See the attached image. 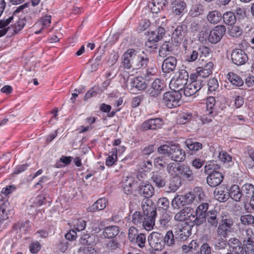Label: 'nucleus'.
I'll use <instances>...</instances> for the list:
<instances>
[{
    "label": "nucleus",
    "mask_w": 254,
    "mask_h": 254,
    "mask_svg": "<svg viewBox=\"0 0 254 254\" xmlns=\"http://www.w3.org/2000/svg\"><path fill=\"white\" fill-rule=\"evenodd\" d=\"M122 64L124 68L132 69L133 70L145 67L149 59L133 49L127 50L122 56Z\"/></svg>",
    "instance_id": "obj_1"
},
{
    "label": "nucleus",
    "mask_w": 254,
    "mask_h": 254,
    "mask_svg": "<svg viewBox=\"0 0 254 254\" xmlns=\"http://www.w3.org/2000/svg\"><path fill=\"white\" fill-rule=\"evenodd\" d=\"M141 207L145 217L144 224L146 230H152L155 225L156 217V208L150 199L144 198L141 202Z\"/></svg>",
    "instance_id": "obj_2"
},
{
    "label": "nucleus",
    "mask_w": 254,
    "mask_h": 254,
    "mask_svg": "<svg viewBox=\"0 0 254 254\" xmlns=\"http://www.w3.org/2000/svg\"><path fill=\"white\" fill-rule=\"evenodd\" d=\"M189 74L185 69H179L170 82V87L172 90L181 92L187 85Z\"/></svg>",
    "instance_id": "obj_3"
},
{
    "label": "nucleus",
    "mask_w": 254,
    "mask_h": 254,
    "mask_svg": "<svg viewBox=\"0 0 254 254\" xmlns=\"http://www.w3.org/2000/svg\"><path fill=\"white\" fill-rule=\"evenodd\" d=\"M182 98V93L179 91L173 90L165 92L163 96L162 102L169 108H173L180 106Z\"/></svg>",
    "instance_id": "obj_4"
},
{
    "label": "nucleus",
    "mask_w": 254,
    "mask_h": 254,
    "mask_svg": "<svg viewBox=\"0 0 254 254\" xmlns=\"http://www.w3.org/2000/svg\"><path fill=\"white\" fill-rule=\"evenodd\" d=\"M163 240V235L158 232H153L148 237L150 246L155 251H160L163 249L164 244Z\"/></svg>",
    "instance_id": "obj_5"
},
{
    "label": "nucleus",
    "mask_w": 254,
    "mask_h": 254,
    "mask_svg": "<svg viewBox=\"0 0 254 254\" xmlns=\"http://www.w3.org/2000/svg\"><path fill=\"white\" fill-rule=\"evenodd\" d=\"M226 32V27L223 25L215 26L210 32L208 41L211 43H217L222 39Z\"/></svg>",
    "instance_id": "obj_6"
},
{
    "label": "nucleus",
    "mask_w": 254,
    "mask_h": 254,
    "mask_svg": "<svg viewBox=\"0 0 254 254\" xmlns=\"http://www.w3.org/2000/svg\"><path fill=\"white\" fill-rule=\"evenodd\" d=\"M233 224L231 219H225L221 221V223L218 225L217 229V235L218 237L226 238L228 233L230 232V229Z\"/></svg>",
    "instance_id": "obj_7"
},
{
    "label": "nucleus",
    "mask_w": 254,
    "mask_h": 254,
    "mask_svg": "<svg viewBox=\"0 0 254 254\" xmlns=\"http://www.w3.org/2000/svg\"><path fill=\"white\" fill-rule=\"evenodd\" d=\"M173 231L175 239L182 241L186 240L191 235V229L188 226H183L182 225L175 226Z\"/></svg>",
    "instance_id": "obj_8"
},
{
    "label": "nucleus",
    "mask_w": 254,
    "mask_h": 254,
    "mask_svg": "<svg viewBox=\"0 0 254 254\" xmlns=\"http://www.w3.org/2000/svg\"><path fill=\"white\" fill-rule=\"evenodd\" d=\"M232 61L235 64L240 65L246 63L248 60L247 54L241 49H235L231 54Z\"/></svg>",
    "instance_id": "obj_9"
},
{
    "label": "nucleus",
    "mask_w": 254,
    "mask_h": 254,
    "mask_svg": "<svg viewBox=\"0 0 254 254\" xmlns=\"http://www.w3.org/2000/svg\"><path fill=\"white\" fill-rule=\"evenodd\" d=\"M179 178L184 180L192 181L194 180V175L190 167L187 165H179Z\"/></svg>",
    "instance_id": "obj_10"
},
{
    "label": "nucleus",
    "mask_w": 254,
    "mask_h": 254,
    "mask_svg": "<svg viewBox=\"0 0 254 254\" xmlns=\"http://www.w3.org/2000/svg\"><path fill=\"white\" fill-rule=\"evenodd\" d=\"M223 176L219 172H213L208 174L206 178V182L211 187H215L219 185L222 182Z\"/></svg>",
    "instance_id": "obj_11"
},
{
    "label": "nucleus",
    "mask_w": 254,
    "mask_h": 254,
    "mask_svg": "<svg viewBox=\"0 0 254 254\" xmlns=\"http://www.w3.org/2000/svg\"><path fill=\"white\" fill-rule=\"evenodd\" d=\"M186 154L178 145H172L171 151L169 156L172 160L176 162L183 161L185 158Z\"/></svg>",
    "instance_id": "obj_12"
},
{
    "label": "nucleus",
    "mask_w": 254,
    "mask_h": 254,
    "mask_svg": "<svg viewBox=\"0 0 254 254\" xmlns=\"http://www.w3.org/2000/svg\"><path fill=\"white\" fill-rule=\"evenodd\" d=\"M163 84L159 79H155L147 92L151 97H156L160 94L163 89Z\"/></svg>",
    "instance_id": "obj_13"
},
{
    "label": "nucleus",
    "mask_w": 254,
    "mask_h": 254,
    "mask_svg": "<svg viewBox=\"0 0 254 254\" xmlns=\"http://www.w3.org/2000/svg\"><path fill=\"white\" fill-rule=\"evenodd\" d=\"M214 196L219 201L225 202L229 198L228 190L224 186L217 188L214 191Z\"/></svg>",
    "instance_id": "obj_14"
},
{
    "label": "nucleus",
    "mask_w": 254,
    "mask_h": 254,
    "mask_svg": "<svg viewBox=\"0 0 254 254\" xmlns=\"http://www.w3.org/2000/svg\"><path fill=\"white\" fill-rule=\"evenodd\" d=\"M203 84H201L198 81L191 82L186 85L184 89V93L186 96L190 97L199 91L202 87Z\"/></svg>",
    "instance_id": "obj_15"
},
{
    "label": "nucleus",
    "mask_w": 254,
    "mask_h": 254,
    "mask_svg": "<svg viewBox=\"0 0 254 254\" xmlns=\"http://www.w3.org/2000/svg\"><path fill=\"white\" fill-rule=\"evenodd\" d=\"M228 245L234 254H244L245 253L244 247L240 241L236 238H232L228 241Z\"/></svg>",
    "instance_id": "obj_16"
},
{
    "label": "nucleus",
    "mask_w": 254,
    "mask_h": 254,
    "mask_svg": "<svg viewBox=\"0 0 254 254\" xmlns=\"http://www.w3.org/2000/svg\"><path fill=\"white\" fill-rule=\"evenodd\" d=\"M177 60L174 57H169L165 59L162 65V69L164 73L173 71L176 66Z\"/></svg>",
    "instance_id": "obj_17"
},
{
    "label": "nucleus",
    "mask_w": 254,
    "mask_h": 254,
    "mask_svg": "<svg viewBox=\"0 0 254 254\" xmlns=\"http://www.w3.org/2000/svg\"><path fill=\"white\" fill-rule=\"evenodd\" d=\"M162 121L160 119L156 118L145 121L142 125L143 130L156 129L161 127Z\"/></svg>",
    "instance_id": "obj_18"
},
{
    "label": "nucleus",
    "mask_w": 254,
    "mask_h": 254,
    "mask_svg": "<svg viewBox=\"0 0 254 254\" xmlns=\"http://www.w3.org/2000/svg\"><path fill=\"white\" fill-rule=\"evenodd\" d=\"M193 212V209L190 207H186L174 216V220L176 221H184L188 217H190Z\"/></svg>",
    "instance_id": "obj_19"
},
{
    "label": "nucleus",
    "mask_w": 254,
    "mask_h": 254,
    "mask_svg": "<svg viewBox=\"0 0 254 254\" xmlns=\"http://www.w3.org/2000/svg\"><path fill=\"white\" fill-rule=\"evenodd\" d=\"M207 214L200 212L196 209L195 214L190 215V220L193 222V225L200 226L206 221Z\"/></svg>",
    "instance_id": "obj_20"
},
{
    "label": "nucleus",
    "mask_w": 254,
    "mask_h": 254,
    "mask_svg": "<svg viewBox=\"0 0 254 254\" xmlns=\"http://www.w3.org/2000/svg\"><path fill=\"white\" fill-rule=\"evenodd\" d=\"M172 10L173 13L177 15L182 14L186 7L184 0H172Z\"/></svg>",
    "instance_id": "obj_21"
},
{
    "label": "nucleus",
    "mask_w": 254,
    "mask_h": 254,
    "mask_svg": "<svg viewBox=\"0 0 254 254\" xmlns=\"http://www.w3.org/2000/svg\"><path fill=\"white\" fill-rule=\"evenodd\" d=\"M107 200L105 198L98 199L92 206L87 208L88 212H95L103 210L106 206Z\"/></svg>",
    "instance_id": "obj_22"
},
{
    "label": "nucleus",
    "mask_w": 254,
    "mask_h": 254,
    "mask_svg": "<svg viewBox=\"0 0 254 254\" xmlns=\"http://www.w3.org/2000/svg\"><path fill=\"white\" fill-rule=\"evenodd\" d=\"M229 197L236 201H240L242 197V193L238 185L232 186L229 191Z\"/></svg>",
    "instance_id": "obj_23"
},
{
    "label": "nucleus",
    "mask_w": 254,
    "mask_h": 254,
    "mask_svg": "<svg viewBox=\"0 0 254 254\" xmlns=\"http://www.w3.org/2000/svg\"><path fill=\"white\" fill-rule=\"evenodd\" d=\"M119 232V228L117 226H110L106 227L103 233V236L105 238L111 239L116 237Z\"/></svg>",
    "instance_id": "obj_24"
},
{
    "label": "nucleus",
    "mask_w": 254,
    "mask_h": 254,
    "mask_svg": "<svg viewBox=\"0 0 254 254\" xmlns=\"http://www.w3.org/2000/svg\"><path fill=\"white\" fill-rule=\"evenodd\" d=\"M187 30V27L185 25L178 26L174 30L172 36L176 39L177 43L180 42L183 38Z\"/></svg>",
    "instance_id": "obj_25"
},
{
    "label": "nucleus",
    "mask_w": 254,
    "mask_h": 254,
    "mask_svg": "<svg viewBox=\"0 0 254 254\" xmlns=\"http://www.w3.org/2000/svg\"><path fill=\"white\" fill-rule=\"evenodd\" d=\"M213 67V63L209 62L205 64L204 67H198L197 68L199 75L203 78H206L211 74Z\"/></svg>",
    "instance_id": "obj_26"
},
{
    "label": "nucleus",
    "mask_w": 254,
    "mask_h": 254,
    "mask_svg": "<svg viewBox=\"0 0 254 254\" xmlns=\"http://www.w3.org/2000/svg\"><path fill=\"white\" fill-rule=\"evenodd\" d=\"M217 212L216 211H209L207 213L206 220L209 226L216 228L218 224Z\"/></svg>",
    "instance_id": "obj_27"
},
{
    "label": "nucleus",
    "mask_w": 254,
    "mask_h": 254,
    "mask_svg": "<svg viewBox=\"0 0 254 254\" xmlns=\"http://www.w3.org/2000/svg\"><path fill=\"white\" fill-rule=\"evenodd\" d=\"M222 19V15L218 10H212L208 12L207 15L208 21L213 24L219 22Z\"/></svg>",
    "instance_id": "obj_28"
},
{
    "label": "nucleus",
    "mask_w": 254,
    "mask_h": 254,
    "mask_svg": "<svg viewBox=\"0 0 254 254\" xmlns=\"http://www.w3.org/2000/svg\"><path fill=\"white\" fill-rule=\"evenodd\" d=\"M25 21L24 19H18L14 24L8 27L9 32L11 35H15L19 32L24 26Z\"/></svg>",
    "instance_id": "obj_29"
},
{
    "label": "nucleus",
    "mask_w": 254,
    "mask_h": 254,
    "mask_svg": "<svg viewBox=\"0 0 254 254\" xmlns=\"http://www.w3.org/2000/svg\"><path fill=\"white\" fill-rule=\"evenodd\" d=\"M145 217L142 215L140 212L135 211L132 216V222L135 225L140 226L142 225L146 230V226L144 224Z\"/></svg>",
    "instance_id": "obj_30"
},
{
    "label": "nucleus",
    "mask_w": 254,
    "mask_h": 254,
    "mask_svg": "<svg viewBox=\"0 0 254 254\" xmlns=\"http://www.w3.org/2000/svg\"><path fill=\"white\" fill-rule=\"evenodd\" d=\"M215 99L213 97H209L206 100V115L211 117L214 116V107L215 104Z\"/></svg>",
    "instance_id": "obj_31"
},
{
    "label": "nucleus",
    "mask_w": 254,
    "mask_h": 254,
    "mask_svg": "<svg viewBox=\"0 0 254 254\" xmlns=\"http://www.w3.org/2000/svg\"><path fill=\"white\" fill-rule=\"evenodd\" d=\"M140 193L144 197L148 198L151 197L154 192V188L150 184L141 185L140 188Z\"/></svg>",
    "instance_id": "obj_32"
},
{
    "label": "nucleus",
    "mask_w": 254,
    "mask_h": 254,
    "mask_svg": "<svg viewBox=\"0 0 254 254\" xmlns=\"http://www.w3.org/2000/svg\"><path fill=\"white\" fill-rule=\"evenodd\" d=\"M130 84L131 87L136 88L139 90H143L147 87V84L144 80L140 77L133 78Z\"/></svg>",
    "instance_id": "obj_33"
},
{
    "label": "nucleus",
    "mask_w": 254,
    "mask_h": 254,
    "mask_svg": "<svg viewBox=\"0 0 254 254\" xmlns=\"http://www.w3.org/2000/svg\"><path fill=\"white\" fill-rule=\"evenodd\" d=\"M212 242V245L216 251L225 249L228 245L227 242L226 240H225V238L220 237L215 238Z\"/></svg>",
    "instance_id": "obj_34"
},
{
    "label": "nucleus",
    "mask_w": 254,
    "mask_h": 254,
    "mask_svg": "<svg viewBox=\"0 0 254 254\" xmlns=\"http://www.w3.org/2000/svg\"><path fill=\"white\" fill-rule=\"evenodd\" d=\"M172 50V44L170 42L166 41L164 42L159 51V55L160 57L164 58L169 55Z\"/></svg>",
    "instance_id": "obj_35"
},
{
    "label": "nucleus",
    "mask_w": 254,
    "mask_h": 254,
    "mask_svg": "<svg viewBox=\"0 0 254 254\" xmlns=\"http://www.w3.org/2000/svg\"><path fill=\"white\" fill-rule=\"evenodd\" d=\"M222 18L224 22L228 25H233L236 21V17L234 13L230 11L225 12L222 16Z\"/></svg>",
    "instance_id": "obj_36"
},
{
    "label": "nucleus",
    "mask_w": 254,
    "mask_h": 254,
    "mask_svg": "<svg viewBox=\"0 0 254 254\" xmlns=\"http://www.w3.org/2000/svg\"><path fill=\"white\" fill-rule=\"evenodd\" d=\"M160 226L166 229L171 226L172 224V216L168 213L163 214L160 217L159 220Z\"/></svg>",
    "instance_id": "obj_37"
},
{
    "label": "nucleus",
    "mask_w": 254,
    "mask_h": 254,
    "mask_svg": "<svg viewBox=\"0 0 254 254\" xmlns=\"http://www.w3.org/2000/svg\"><path fill=\"white\" fill-rule=\"evenodd\" d=\"M244 249L246 254H254V241L246 238L243 241Z\"/></svg>",
    "instance_id": "obj_38"
},
{
    "label": "nucleus",
    "mask_w": 254,
    "mask_h": 254,
    "mask_svg": "<svg viewBox=\"0 0 254 254\" xmlns=\"http://www.w3.org/2000/svg\"><path fill=\"white\" fill-rule=\"evenodd\" d=\"M227 76L229 81L236 86H241L244 84L242 79L239 76L233 72L229 73Z\"/></svg>",
    "instance_id": "obj_39"
},
{
    "label": "nucleus",
    "mask_w": 254,
    "mask_h": 254,
    "mask_svg": "<svg viewBox=\"0 0 254 254\" xmlns=\"http://www.w3.org/2000/svg\"><path fill=\"white\" fill-rule=\"evenodd\" d=\"M173 230H169L163 238L164 244L169 247H172L175 244V237Z\"/></svg>",
    "instance_id": "obj_40"
},
{
    "label": "nucleus",
    "mask_w": 254,
    "mask_h": 254,
    "mask_svg": "<svg viewBox=\"0 0 254 254\" xmlns=\"http://www.w3.org/2000/svg\"><path fill=\"white\" fill-rule=\"evenodd\" d=\"M220 169V165H218L216 161H211L207 163L204 166V172L206 174H208L213 172H218L217 171Z\"/></svg>",
    "instance_id": "obj_41"
},
{
    "label": "nucleus",
    "mask_w": 254,
    "mask_h": 254,
    "mask_svg": "<svg viewBox=\"0 0 254 254\" xmlns=\"http://www.w3.org/2000/svg\"><path fill=\"white\" fill-rule=\"evenodd\" d=\"M179 165L177 166L174 163L168 164L166 168L168 173L173 178L179 177Z\"/></svg>",
    "instance_id": "obj_42"
},
{
    "label": "nucleus",
    "mask_w": 254,
    "mask_h": 254,
    "mask_svg": "<svg viewBox=\"0 0 254 254\" xmlns=\"http://www.w3.org/2000/svg\"><path fill=\"white\" fill-rule=\"evenodd\" d=\"M13 20V17L10 16L6 20H0V37L4 36L7 32H9L8 27H6Z\"/></svg>",
    "instance_id": "obj_43"
},
{
    "label": "nucleus",
    "mask_w": 254,
    "mask_h": 254,
    "mask_svg": "<svg viewBox=\"0 0 254 254\" xmlns=\"http://www.w3.org/2000/svg\"><path fill=\"white\" fill-rule=\"evenodd\" d=\"M185 143L190 150L194 152L199 150L202 147V145L201 143L194 142L191 139L187 140Z\"/></svg>",
    "instance_id": "obj_44"
},
{
    "label": "nucleus",
    "mask_w": 254,
    "mask_h": 254,
    "mask_svg": "<svg viewBox=\"0 0 254 254\" xmlns=\"http://www.w3.org/2000/svg\"><path fill=\"white\" fill-rule=\"evenodd\" d=\"M185 201L183 195H177L172 199L171 205L174 209H178L181 206L184 205Z\"/></svg>",
    "instance_id": "obj_45"
},
{
    "label": "nucleus",
    "mask_w": 254,
    "mask_h": 254,
    "mask_svg": "<svg viewBox=\"0 0 254 254\" xmlns=\"http://www.w3.org/2000/svg\"><path fill=\"white\" fill-rule=\"evenodd\" d=\"M242 190L245 196L247 198V200L251 196H253V195H254V187L251 184H246L243 185L242 187Z\"/></svg>",
    "instance_id": "obj_46"
},
{
    "label": "nucleus",
    "mask_w": 254,
    "mask_h": 254,
    "mask_svg": "<svg viewBox=\"0 0 254 254\" xmlns=\"http://www.w3.org/2000/svg\"><path fill=\"white\" fill-rule=\"evenodd\" d=\"M117 148H112L111 151L110 152L109 157L107 158L106 161V164L108 166H112L114 163L117 161Z\"/></svg>",
    "instance_id": "obj_47"
},
{
    "label": "nucleus",
    "mask_w": 254,
    "mask_h": 254,
    "mask_svg": "<svg viewBox=\"0 0 254 254\" xmlns=\"http://www.w3.org/2000/svg\"><path fill=\"white\" fill-rule=\"evenodd\" d=\"M102 91V90L100 89L98 85L94 86L86 92L84 99V100H87L92 97L96 96L98 93L101 92Z\"/></svg>",
    "instance_id": "obj_48"
},
{
    "label": "nucleus",
    "mask_w": 254,
    "mask_h": 254,
    "mask_svg": "<svg viewBox=\"0 0 254 254\" xmlns=\"http://www.w3.org/2000/svg\"><path fill=\"white\" fill-rule=\"evenodd\" d=\"M198 51L200 54V59H201L202 61H204V58L210 57L211 50L208 47L205 46H200L198 48Z\"/></svg>",
    "instance_id": "obj_49"
},
{
    "label": "nucleus",
    "mask_w": 254,
    "mask_h": 254,
    "mask_svg": "<svg viewBox=\"0 0 254 254\" xmlns=\"http://www.w3.org/2000/svg\"><path fill=\"white\" fill-rule=\"evenodd\" d=\"M203 13V6L200 4L193 5L190 10V13L193 17L198 16Z\"/></svg>",
    "instance_id": "obj_50"
},
{
    "label": "nucleus",
    "mask_w": 254,
    "mask_h": 254,
    "mask_svg": "<svg viewBox=\"0 0 254 254\" xmlns=\"http://www.w3.org/2000/svg\"><path fill=\"white\" fill-rule=\"evenodd\" d=\"M153 181L159 188H163L166 185L165 181L162 179V177L157 173H155L152 177Z\"/></svg>",
    "instance_id": "obj_51"
},
{
    "label": "nucleus",
    "mask_w": 254,
    "mask_h": 254,
    "mask_svg": "<svg viewBox=\"0 0 254 254\" xmlns=\"http://www.w3.org/2000/svg\"><path fill=\"white\" fill-rule=\"evenodd\" d=\"M240 220L243 225H252L254 223V217L250 214L244 215L241 217Z\"/></svg>",
    "instance_id": "obj_52"
},
{
    "label": "nucleus",
    "mask_w": 254,
    "mask_h": 254,
    "mask_svg": "<svg viewBox=\"0 0 254 254\" xmlns=\"http://www.w3.org/2000/svg\"><path fill=\"white\" fill-rule=\"evenodd\" d=\"M212 248L207 243H203L195 254H211Z\"/></svg>",
    "instance_id": "obj_53"
},
{
    "label": "nucleus",
    "mask_w": 254,
    "mask_h": 254,
    "mask_svg": "<svg viewBox=\"0 0 254 254\" xmlns=\"http://www.w3.org/2000/svg\"><path fill=\"white\" fill-rule=\"evenodd\" d=\"M133 242H135L139 247L141 248H143L146 242V236L145 234L140 233L135 238V241H133Z\"/></svg>",
    "instance_id": "obj_54"
},
{
    "label": "nucleus",
    "mask_w": 254,
    "mask_h": 254,
    "mask_svg": "<svg viewBox=\"0 0 254 254\" xmlns=\"http://www.w3.org/2000/svg\"><path fill=\"white\" fill-rule=\"evenodd\" d=\"M171 149L172 145L171 146H169L165 144L160 146L158 148V152L161 154H163L169 156L170 151H171Z\"/></svg>",
    "instance_id": "obj_55"
},
{
    "label": "nucleus",
    "mask_w": 254,
    "mask_h": 254,
    "mask_svg": "<svg viewBox=\"0 0 254 254\" xmlns=\"http://www.w3.org/2000/svg\"><path fill=\"white\" fill-rule=\"evenodd\" d=\"M157 205L159 207L167 210L169 206V200L166 197L160 198L158 200Z\"/></svg>",
    "instance_id": "obj_56"
},
{
    "label": "nucleus",
    "mask_w": 254,
    "mask_h": 254,
    "mask_svg": "<svg viewBox=\"0 0 254 254\" xmlns=\"http://www.w3.org/2000/svg\"><path fill=\"white\" fill-rule=\"evenodd\" d=\"M158 1L159 0H152L148 4V6L153 13H157L160 11V5Z\"/></svg>",
    "instance_id": "obj_57"
},
{
    "label": "nucleus",
    "mask_w": 254,
    "mask_h": 254,
    "mask_svg": "<svg viewBox=\"0 0 254 254\" xmlns=\"http://www.w3.org/2000/svg\"><path fill=\"white\" fill-rule=\"evenodd\" d=\"M132 181L126 180L123 185V190L126 194H129L132 191Z\"/></svg>",
    "instance_id": "obj_58"
},
{
    "label": "nucleus",
    "mask_w": 254,
    "mask_h": 254,
    "mask_svg": "<svg viewBox=\"0 0 254 254\" xmlns=\"http://www.w3.org/2000/svg\"><path fill=\"white\" fill-rule=\"evenodd\" d=\"M208 90L210 91H215L218 87V81L216 78H213L209 80L208 82Z\"/></svg>",
    "instance_id": "obj_59"
},
{
    "label": "nucleus",
    "mask_w": 254,
    "mask_h": 254,
    "mask_svg": "<svg viewBox=\"0 0 254 254\" xmlns=\"http://www.w3.org/2000/svg\"><path fill=\"white\" fill-rule=\"evenodd\" d=\"M137 230L134 227H130L128 230V237L130 242L135 241V238L138 235Z\"/></svg>",
    "instance_id": "obj_60"
},
{
    "label": "nucleus",
    "mask_w": 254,
    "mask_h": 254,
    "mask_svg": "<svg viewBox=\"0 0 254 254\" xmlns=\"http://www.w3.org/2000/svg\"><path fill=\"white\" fill-rule=\"evenodd\" d=\"M91 238L89 234H85L81 237L80 243L83 245H90L92 243Z\"/></svg>",
    "instance_id": "obj_61"
},
{
    "label": "nucleus",
    "mask_w": 254,
    "mask_h": 254,
    "mask_svg": "<svg viewBox=\"0 0 254 254\" xmlns=\"http://www.w3.org/2000/svg\"><path fill=\"white\" fill-rule=\"evenodd\" d=\"M235 16L238 19L243 18L246 16V10L245 8L238 7L235 10Z\"/></svg>",
    "instance_id": "obj_62"
},
{
    "label": "nucleus",
    "mask_w": 254,
    "mask_h": 254,
    "mask_svg": "<svg viewBox=\"0 0 254 254\" xmlns=\"http://www.w3.org/2000/svg\"><path fill=\"white\" fill-rule=\"evenodd\" d=\"M230 34L231 36L234 37H238L241 36L242 34V31L240 28L237 26L232 27L229 31Z\"/></svg>",
    "instance_id": "obj_63"
},
{
    "label": "nucleus",
    "mask_w": 254,
    "mask_h": 254,
    "mask_svg": "<svg viewBox=\"0 0 254 254\" xmlns=\"http://www.w3.org/2000/svg\"><path fill=\"white\" fill-rule=\"evenodd\" d=\"M183 197L187 204H191L195 200V195L192 192L187 193Z\"/></svg>",
    "instance_id": "obj_64"
}]
</instances>
